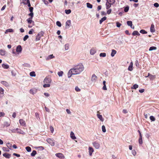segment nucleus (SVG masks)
<instances>
[{"mask_svg": "<svg viewBox=\"0 0 159 159\" xmlns=\"http://www.w3.org/2000/svg\"><path fill=\"white\" fill-rule=\"evenodd\" d=\"M107 2H108L109 3L112 5L115 2V0H107Z\"/></svg>", "mask_w": 159, "mask_h": 159, "instance_id": "nucleus-31", "label": "nucleus"}, {"mask_svg": "<svg viewBox=\"0 0 159 159\" xmlns=\"http://www.w3.org/2000/svg\"><path fill=\"white\" fill-rule=\"evenodd\" d=\"M133 63L132 62H131L129 66L128 70H129L131 71L133 70Z\"/></svg>", "mask_w": 159, "mask_h": 159, "instance_id": "nucleus-15", "label": "nucleus"}, {"mask_svg": "<svg viewBox=\"0 0 159 159\" xmlns=\"http://www.w3.org/2000/svg\"><path fill=\"white\" fill-rule=\"evenodd\" d=\"M75 89L77 92H79L80 91V89L77 86L75 87Z\"/></svg>", "mask_w": 159, "mask_h": 159, "instance_id": "nucleus-63", "label": "nucleus"}, {"mask_svg": "<svg viewBox=\"0 0 159 159\" xmlns=\"http://www.w3.org/2000/svg\"><path fill=\"white\" fill-rule=\"evenodd\" d=\"M139 87V86L138 84H134L133 87H132L131 88L132 89H136L137 88H138Z\"/></svg>", "mask_w": 159, "mask_h": 159, "instance_id": "nucleus-38", "label": "nucleus"}, {"mask_svg": "<svg viewBox=\"0 0 159 159\" xmlns=\"http://www.w3.org/2000/svg\"><path fill=\"white\" fill-rule=\"evenodd\" d=\"M86 5H87V7L88 8H90V9H91L92 8L93 6L91 4H90V3H89V2H87L86 3Z\"/></svg>", "mask_w": 159, "mask_h": 159, "instance_id": "nucleus-34", "label": "nucleus"}, {"mask_svg": "<svg viewBox=\"0 0 159 159\" xmlns=\"http://www.w3.org/2000/svg\"><path fill=\"white\" fill-rule=\"evenodd\" d=\"M22 51V48L21 46L20 45H18L16 48V51L18 53L21 52Z\"/></svg>", "mask_w": 159, "mask_h": 159, "instance_id": "nucleus-7", "label": "nucleus"}, {"mask_svg": "<svg viewBox=\"0 0 159 159\" xmlns=\"http://www.w3.org/2000/svg\"><path fill=\"white\" fill-rule=\"evenodd\" d=\"M116 50L112 49L111 53V57H113L115 55L116 53Z\"/></svg>", "mask_w": 159, "mask_h": 159, "instance_id": "nucleus-28", "label": "nucleus"}, {"mask_svg": "<svg viewBox=\"0 0 159 159\" xmlns=\"http://www.w3.org/2000/svg\"><path fill=\"white\" fill-rule=\"evenodd\" d=\"M84 70V66L81 63L74 66L73 67L71 68V70H73L75 75L80 74Z\"/></svg>", "mask_w": 159, "mask_h": 159, "instance_id": "nucleus-1", "label": "nucleus"}, {"mask_svg": "<svg viewBox=\"0 0 159 159\" xmlns=\"http://www.w3.org/2000/svg\"><path fill=\"white\" fill-rule=\"evenodd\" d=\"M116 24V26L118 27H120V26L121 25V24L119 23V22H117Z\"/></svg>", "mask_w": 159, "mask_h": 159, "instance_id": "nucleus-64", "label": "nucleus"}, {"mask_svg": "<svg viewBox=\"0 0 159 159\" xmlns=\"http://www.w3.org/2000/svg\"><path fill=\"white\" fill-rule=\"evenodd\" d=\"M102 130L103 132H105L106 131V129L105 127V126L104 125H102Z\"/></svg>", "mask_w": 159, "mask_h": 159, "instance_id": "nucleus-52", "label": "nucleus"}, {"mask_svg": "<svg viewBox=\"0 0 159 159\" xmlns=\"http://www.w3.org/2000/svg\"><path fill=\"white\" fill-rule=\"evenodd\" d=\"M2 149L4 151H6L7 152H9V150L6 147H3Z\"/></svg>", "mask_w": 159, "mask_h": 159, "instance_id": "nucleus-53", "label": "nucleus"}, {"mask_svg": "<svg viewBox=\"0 0 159 159\" xmlns=\"http://www.w3.org/2000/svg\"><path fill=\"white\" fill-rule=\"evenodd\" d=\"M65 11L66 13L67 14H69L71 12V11L70 9H66L65 10Z\"/></svg>", "mask_w": 159, "mask_h": 159, "instance_id": "nucleus-42", "label": "nucleus"}, {"mask_svg": "<svg viewBox=\"0 0 159 159\" xmlns=\"http://www.w3.org/2000/svg\"><path fill=\"white\" fill-rule=\"evenodd\" d=\"M17 133L21 134H23L25 133L23 131L21 130L20 129L17 131Z\"/></svg>", "mask_w": 159, "mask_h": 159, "instance_id": "nucleus-54", "label": "nucleus"}, {"mask_svg": "<svg viewBox=\"0 0 159 159\" xmlns=\"http://www.w3.org/2000/svg\"><path fill=\"white\" fill-rule=\"evenodd\" d=\"M93 145L96 149H98L99 148V144L98 143L94 142L93 143Z\"/></svg>", "mask_w": 159, "mask_h": 159, "instance_id": "nucleus-14", "label": "nucleus"}, {"mask_svg": "<svg viewBox=\"0 0 159 159\" xmlns=\"http://www.w3.org/2000/svg\"><path fill=\"white\" fill-rule=\"evenodd\" d=\"M132 34L133 36H135L136 35L139 36L140 35V34L139 33V32L137 31L136 30L134 31Z\"/></svg>", "mask_w": 159, "mask_h": 159, "instance_id": "nucleus-22", "label": "nucleus"}, {"mask_svg": "<svg viewBox=\"0 0 159 159\" xmlns=\"http://www.w3.org/2000/svg\"><path fill=\"white\" fill-rule=\"evenodd\" d=\"M2 66L4 69H7L9 68V66L7 64H3L2 65Z\"/></svg>", "mask_w": 159, "mask_h": 159, "instance_id": "nucleus-33", "label": "nucleus"}, {"mask_svg": "<svg viewBox=\"0 0 159 159\" xmlns=\"http://www.w3.org/2000/svg\"><path fill=\"white\" fill-rule=\"evenodd\" d=\"M1 83L6 87H8L9 86L8 84L5 81H2L1 82Z\"/></svg>", "mask_w": 159, "mask_h": 159, "instance_id": "nucleus-24", "label": "nucleus"}, {"mask_svg": "<svg viewBox=\"0 0 159 159\" xmlns=\"http://www.w3.org/2000/svg\"><path fill=\"white\" fill-rule=\"evenodd\" d=\"M63 74V72L62 71H60L58 72L57 74L60 77L62 76Z\"/></svg>", "mask_w": 159, "mask_h": 159, "instance_id": "nucleus-47", "label": "nucleus"}, {"mask_svg": "<svg viewBox=\"0 0 159 159\" xmlns=\"http://www.w3.org/2000/svg\"><path fill=\"white\" fill-rule=\"evenodd\" d=\"M56 25L60 27L61 26V23L59 21H57L56 22Z\"/></svg>", "mask_w": 159, "mask_h": 159, "instance_id": "nucleus-55", "label": "nucleus"}, {"mask_svg": "<svg viewBox=\"0 0 159 159\" xmlns=\"http://www.w3.org/2000/svg\"><path fill=\"white\" fill-rule=\"evenodd\" d=\"M150 119L152 121H155L156 120L155 118L153 116H151L150 117Z\"/></svg>", "mask_w": 159, "mask_h": 159, "instance_id": "nucleus-50", "label": "nucleus"}, {"mask_svg": "<svg viewBox=\"0 0 159 159\" xmlns=\"http://www.w3.org/2000/svg\"><path fill=\"white\" fill-rule=\"evenodd\" d=\"M30 75L31 77H35L36 76L35 72L33 71L30 72Z\"/></svg>", "mask_w": 159, "mask_h": 159, "instance_id": "nucleus-35", "label": "nucleus"}, {"mask_svg": "<svg viewBox=\"0 0 159 159\" xmlns=\"http://www.w3.org/2000/svg\"><path fill=\"white\" fill-rule=\"evenodd\" d=\"M96 52V50L94 48H92L90 51V54L92 55H94Z\"/></svg>", "mask_w": 159, "mask_h": 159, "instance_id": "nucleus-20", "label": "nucleus"}, {"mask_svg": "<svg viewBox=\"0 0 159 159\" xmlns=\"http://www.w3.org/2000/svg\"><path fill=\"white\" fill-rule=\"evenodd\" d=\"M55 156L61 159L64 158H65L63 154L61 153H57L55 154Z\"/></svg>", "mask_w": 159, "mask_h": 159, "instance_id": "nucleus-4", "label": "nucleus"}, {"mask_svg": "<svg viewBox=\"0 0 159 159\" xmlns=\"http://www.w3.org/2000/svg\"><path fill=\"white\" fill-rule=\"evenodd\" d=\"M135 65L137 67H138V68H140V65H139V61H138V60H136V61H135Z\"/></svg>", "mask_w": 159, "mask_h": 159, "instance_id": "nucleus-43", "label": "nucleus"}, {"mask_svg": "<svg viewBox=\"0 0 159 159\" xmlns=\"http://www.w3.org/2000/svg\"><path fill=\"white\" fill-rule=\"evenodd\" d=\"M89 154L90 156L92 155L94 150L93 148L91 147H89Z\"/></svg>", "mask_w": 159, "mask_h": 159, "instance_id": "nucleus-17", "label": "nucleus"}, {"mask_svg": "<svg viewBox=\"0 0 159 159\" xmlns=\"http://www.w3.org/2000/svg\"><path fill=\"white\" fill-rule=\"evenodd\" d=\"M29 38V36L28 35H25L23 38V40L25 41L26 40Z\"/></svg>", "mask_w": 159, "mask_h": 159, "instance_id": "nucleus-58", "label": "nucleus"}, {"mask_svg": "<svg viewBox=\"0 0 159 159\" xmlns=\"http://www.w3.org/2000/svg\"><path fill=\"white\" fill-rule=\"evenodd\" d=\"M32 18H29L27 20L28 23L29 24H31L32 22H34L32 20Z\"/></svg>", "mask_w": 159, "mask_h": 159, "instance_id": "nucleus-37", "label": "nucleus"}, {"mask_svg": "<svg viewBox=\"0 0 159 159\" xmlns=\"http://www.w3.org/2000/svg\"><path fill=\"white\" fill-rule=\"evenodd\" d=\"M47 142L52 146H54L55 145L54 140L50 138L47 139L46 140Z\"/></svg>", "mask_w": 159, "mask_h": 159, "instance_id": "nucleus-3", "label": "nucleus"}, {"mask_svg": "<svg viewBox=\"0 0 159 159\" xmlns=\"http://www.w3.org/2000/svg\"><path fill=\"white\" fill-rule=\"evenodd\" d=\"M111 11H112V10L111 9H108V10L107 11V14H110L111 13Z\"/></svg>", "mask_w": 159, "mask_h": 159, "instance_id": "nucleus-61", "label": "nucleus"}, {"mask_svg": "<svg viewBox=\"0 0 159 159\" xmlns=\"http://www.w3.org/2000/svg\"><path fill=\"white\" fill-rule=\"evenodd\" d=\"M72 75H75L74 73V72L73 71V70H71V69L69 71L68 73V77L69 78H70Z\"/></svg>", "mask_w": 159, "mask_h": 159, "instance_id": "nucleus-5", "label": "nucleus"}, {"mask_svg": "<svg viewBox=\"0 0 159 159\" xmlns=\"http://www.w3.org/2000/svg\"><path fill=\"white\" fill-rule=\"evenodd\" d=\"M71 25V20H67L66 23V28L68 29L69 28Z\"/></svg>", "mask_w": 159, "mask_h": 159, "instance_id": "nucleus-6", "label": "nucleus"}, {"mask_svg": "<svg viewBox=\"0 0 159 159\" xmlns=\"http://www.w3.org/2000/svg\"><path fill=\"white\" fill-rule=\"evenodd\" d=\"M139 144L141 145L142 144L143 141V139H142V136H139Z\"/></svg>", "mask_w": 159, "mask_h": 159, "instance_id": "nucleus-26", "label": "nucleus"}, {"mask_svg": "<svg viewBox=\"0 0 159 159\" xmlns=\"http://www.w3.org/2000/svg\"><path fill=\"white\" fill-rule=\"evenodd\" d=\"M7 147L9 149H11V148L12 147V145L10 143H8L6 144Z\"/></svg>", "mask_w": 159, "mask_h": 159, "instance_id": "nucleus-46", "label": "nucleus"}, {"mask_svg": "<svg viewBox=\"0 0 159 159\" xmlns=\"http://www.w3.org/2000/svg\"><path fill=\"white\" fill-rule=\"evenodd\" d=\"M107 19L106 16H104L102 18L101 20H100V24H101L103 21H105Z\"/></svg>", "mask_w": 159, "mask_h": 159, "instance_id": "nucleus-30", "label": "nucleus"}, {"mask_svg": "<svg viewBox=\"0 0 159 159\" xmlns=\"http://www.w3.org/2000/svg\"><path fill=\"white\" fill-rule=\"evenodd\" d=\"M150 31L151 32L153 33L155 32L154 28V25L153 24H152L150 27Z\"/></svg>", "mask_w": 159, "mask_h": 159, "instance_id": "nucleus-18", "label": "nucleus"}, {"mask_svg": "<svg viewBox=\"0 0 159 159\" xmlns=\"http://www.w3.org/2000/svg\"><path fill=\"white\" fill-rule=\"evenodd\" d=\"M157 49V48L156 47L154 46H152L149 49V51H152V50H156Z\"/></svg>", "mask_w": 159, "mask_h": 159, "instance_id": "nucleus-40", "label": "nucleus"}, {"mask_svg": "<svg viewBox=\"0 0 159 159\" xmlns=\"http://www.w3.org/2000/svg\"><path fill=\"white\" fill-rule=\"evenodd\" d=\"M70 137L73 139H76L74 133L73 132H71L70 134Z\"/></svg>", "mask_w": 159, "mask_h": 159, "instance_id": "nucleus-19", "label": "nucleus"}, {"mask_svg": "<svg viewBox=\"0 0 159 159\" xmlns=\"http://www.w3.org/2000/svg\"><path fill=\"white\" fill-rule=\"evenodd\" d=\"M4 89L1 87H0V97L2 96L4 93Z\"/></svg>", "mask_w": 159, "mask_h": 159, "instance_id": "nucleus-27", "label": "nucleus"}, {"mask_svg": "<svg viewBox=\"0 0 159 159\" xmlns=\"http://www.w3.org/2000/svg\"><path fill=\"white\" fill-rule=\"evenodd\" d=\"M127 24L129 26H130L131 28L134 29V26L133 27L132 22L131 21H128L127 22Z\"/></svg>", "mask_w": 159, "mask_h": 159, "instance_id": "nucleus-13", "label": "nucleus"}, {"mask_svg": "<svg viewBox=\"0 0 159 159\" xmlns=\"http://www.w3.org/2000/svg\"><path fill=\"white\" fill-rule=\"evenodd\" d=\"M34 31V30L33 29H31L30 30L29 32V34H33V32Z\"/></svg>", "mask_w": 159, "mask_h": 159, "instance_id": "nucleus-60", "label": "nucleus"}, {"mask_svg": "<svg viewBox=\"0 0 159 159\" xmlns=\"http://www.w3.org/2000/svg\"><path fill=\"white\" fill-rule=\"evenodd\" d=\"M97 79V76L95 74H93L92 76L91 80L92 82H95L96 81Z\"/></svg>", "mask_w": 159, "mask_h": 159, "instance_id": "nucleus-9", "label": "nucleus"}, {"mask_svg": "<svg viewBox=\"0 0 159 159\" xmlns=\"http://www.w3.org/2000/svg\"><path fill=\"white\" fill-rule=\"evenodd\" d=\"M140 32L142 34H146L147 33V32L144 30H141L140 31Z\"/></svg>", "mask_w": 159, "mask_h": 159, "instance_id": "nucleus-49", "label": "nucleus"}, {"mask_svg": "<svg viewBox=\"0 0 159 159\" xmlns=\"http://www.w3.org/2000/svg\"><path fill=\"white\" fill-rule=\"evenodd\" d=\"M25 149L28 152H30L31 151V149L30 147L27 146L25 147Z\"/></svg>", "mask_w": 159, "mask_h": 159, "instance_id": "nucleus-44", "label": "nucleus"}, {"mask_svg": "<svg viewBox=\"0 0 159 159\" xmlns=\"http://www.w3.org/2000/svg\"><path fill=\"white\" fill-rule=\"evenodd\" d=\"M36 151L35 150H33L31 154V155L32 157L34 156L36 154Z\"/></svg>", "mask_w": 159, "mask_h": 159, "instance_id": "nucleus-41", "label": "nucleus"}, {"mask_svg": "<svg viewBox=\"0 0 159 159\" xmlns=\"http://www.w3.org/2000/svg\"><path fill=\"white\" fill-rule=\"evenodd\" d=\"M10 125V124L7 122H5L3 124V127H7Z\"/></svg>", "mask_w": 159, "mask_h": 159, "instance_id": "nucleus-32", "label": "nucleus"}, {"mask_svg": "<svg viewBox=\"0 0 159 159\" xmlns=\"http://www.w3.org/2000/svg\"><path fill=\"white\" fill-rule=\"evenodd\" d=\"M154 6L156 7H157L159 6V4L158 3L156 2L154 4Z\"/></svg>", "mask_w": 159, "mask_h": 159, "instance_id": "nucleus-62", "label": "nucleus"}, {"mask_svg": "<svg viewBox=\"0 0 159 159\" xmlns=\"http://www.w3.org/2000/svg\"><path fill=\"white\" fill-rule=\"evenodd\" d=\"M69 44L68 43L66 44L65 45V49L66 50H67L69 48Z\"/></svg>", "mask_w": 159, "mask_h": 159, "instance_id": "nucleus-45", "label": "nucleus"}, {"mask_svg": "<svg viewBox=\"0 0 159 159\" xmlns=\"http://www.w3.org/2000/svg\"><path fill=\"white\" fill-rule=\"evenodd\" d=\"M43 82L44 84H49L51 82L50 79L46 78L44 80Z\"/></svg>", "mask_w": 159, "mask_h": 159, "instance_id": "nucleus-10", "label": "nucleus"}, {"mask_svg": "<svg viewBox=\"0 0 159 159\" xmlns=\"http://www.w3.org/2000/svg\"><path fill=\"white\" fill-rule=\"evenodd\" d=\"M112 5L109 3L108 2H106V8L108 9L111 7Z\"/></svg>", "mask_w": 159, "mask_h": 159, "instance_id": "nucleus-21", "label": "nucleus"}, {"mask_svg": "<svg viewBox=\"0 0 159 159\" xmlns=\"http://www.w3.org/2000/svg\"><path fill=\"white\" fill-rule=\"evenodd\" d=\"M29 16H30V18H33V17L34 16V14L33 12H30V14H29Z\"/></svg>", "mask_w": 159, "mask_h": 159, "instance_id": "nucleus-59", "label": "nucleus"}, {"mask_svg": "<svg viewBox=\"0 0 159 159\" xmlns=\"http://www.w3.org/2000/svg\"><path fill=\"white\" fill-rule=\"evenodd\" d=\"M106 54L105 53H100V57H104L106 56Z\"/></svg>", "mask_w": 159, "mask_h": 159, "instance_id": "nucleus-56", "label": "nucleus"}, {"mask_svg": "<svg viewBox=\"0 0 159 159\" xmlns=\"http://www.w3.org/2000/svg\"><path fill=\"white\" fill-rule=\"evenodd\" d=\"M106 82L105 81H104L103 82V86L102 88V89L103 90H106L107 89L106 86Z\"/></svg>", "mask_w": 159, "mask_h": 159, "instance_id": "nucleus-25", "label": "nucleus"}, {"mask_svg": "<svg viewBox=\"0 0 159 159\" xmlns=\"http://www.w3.org/2000/svg\"><path fill=\"white\" fill-rule=\"evenodd\" d=\"M36 92V90L35 89H30V93H31L34 94H35Z\"/></svg>", "mask_w": 159, "mask_h": 159, "instance_id": "nucleus-29", "label": "nucleus"}, {"mask_svg": "<svg viewBox=\"0 0 159 159\" xmlns=\"http://www.w3.org/2000/svg\"><path fill=\"white\" fill-rule=\"evenodd\" d=\"M44 34V32L42 31L39 33L36 36V40H39L40 39L41 37Z\"/></svg>", "mask_w": 159, "mask_h": 159, "instance_id": "nucleus-2", "label": "nucleus"}, {"mask_svg": "<svg viewBox=\"0 0 159 159\" xmlns=\"http://www.w3.org/2000/svg\"><path fill=\"white\" fill-rule=\"evenodd\" d=\"M25 5H27V6L29 7H31V5L30 3L29 0H27V2H25Z\"/></svg>", "mask_w": 159, "mask_h": 159, "instance_id": "nucleus-39", "label": "nucleus"}, {"mask_svg": "<svg viewBox=\"0 0 159 159\" xmlns=\"http://www.w3.org/2000/svg\"><path fill=\"white\" fill-rule=\"evenodd\" d=\"M6 53V51L3 49H1L0 50V55L2 56H5Z\"/></svg>", "mask_w": 159, "mask_h": 159, "instance_id": "nucleus-16", "label": "nucleus"}, {"mask_svg": "<svg viewBox=\"0 0 159 159\" xmlns=\"http://www.w3.org/2000/svg\"><path fill=\"white\" fill-rule=\"evenodd\" d=\"M50 85L49 84H45L43 85V87L44 88L49 87L50 86Z\"/></svg>", "mask_w": 159, "mask_h": 159, "instance_id": "nucleus-51", "label": "nucleus"}, {"mask_svg": "<svg viewBox=\"0 0 159 159\" xmlns=\"http://www.w3.org/2000/svg\"><path fill=\"white\" fill-rule=\"evenodd\" d=\"M149 77L150 80H153L156 78L155 75H151L149 73H148V75L147 76H146V77Z\"/></svg>", "mask_w": 159, "mask_h": 159, "instance_id": "nucleus-11", "label": "nucleus"}, {"mask_svg": "<svg viewBox=\"0 0 159 159\" xmlns=\"http://www.w3.org/2000/svg\"><path fill=\"white\" fill-rule=\"evenodd\" d=\"M13 31V29H9L7 30L5 32V34L7 33V32H12Z\"/></svg>", "mask_w": 159, "mask_h": 159, "instance_id": "nucleus-36", "label": "nucleus"}, {"mask_svg": "<svg viewBox=\"0 0 159 159\" xmlns=\"http://www.w3.org/2000/svg\"><path fill=\"white\" fill-rule=\"evenodd\" d=\"M54 58L55 57L53 55V54L50 55H49L47 57H46V61H48Z\"/></svg>", "mask_w": 159, "mask_h": 159, "instance_id": "nucleus-8", "label": "nucleus"}, {"mask_svg": "<svg viewBox=\"0 0 159 159\" xmlns=\"http://www.w3.org/2000/svg\"><path fill=\"white\" fill-rule=\"evenodd\" d=\"M19 123L20 125L22 126H25L26 125L25 122V120L23 119H20L19 120Z\"/></svg>", "mask_w": 159, "mask_h": 159, "instance_id": "nucleus-12", "label": "nucleus"}, {"mask_svg": "<svg viewBox=\"0 0 159 159\" xmlns=\"http://www.w3.org/2000/svg\"><path fill=\"white\" fill-rule=\"evenodd\" d=\"M129 7L128 6H127L124 8V11L125 12H127L129 10Z\"/></svg>", "mask_w": 159, "mask_h": 159, "instance_id": "nucleus-48", "label": "nucleus"}, {"mask_svg": "<svg viewBox=\"0 0 159 159\" xmlns=\"http://www.w3.org/2000/svg\"><path fill=\"white\" fill-rule=\"evenodd\" d=\"M50 129L52 133H53L54 132V129L53 127L50 126Z\"/></svg>", "mask_w": 159, "mask_h": 159, "instance_id": "nucleus-57", "label": "nucleus"}, {"mask_svg": "<svg viewBox=\"0 0 159 159\" xmlns=\"http://www.w3.org/2000/svg\"><path fill=\"white\" fill-rule=\"evenodd\" d=\"M3 156L6 158H9L11 157V155L8 153H5L3 154Z\"/></svg>", "mask_w": 159, "mask_h": 159, "instance_id": "nucleus-23", "label": "nucleus"}]
</instances>
